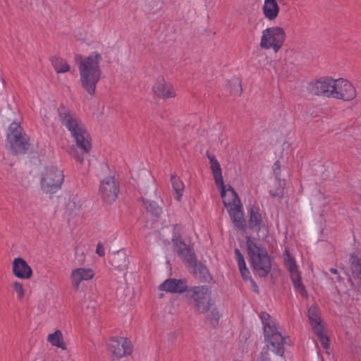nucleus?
<instances>
[{"mask_svg": "<svg viewBox=\"0 0 361 361\" xmlns=\"http://www.w3.org/2000/svg\"><path fill=\"white\" fill-rule=\"evenodd\" d=\"M101 60L102 57L99 53L92 52L78 62L81 85L90 95L94 94L97 84L100 80Z\"/></svg>", "mask_w": 361, "mask_h": 361, "instance_id": "1", "label": "nucleus"}, {"mask_svg": "<svg viewBox=\"0 0 361 361\" xmlns=\"http://www.w3.org/2000/svg\"><path fill=\"white\" fill-rule=\"evenodd\" d=\"M69 132L77 149H71L69 154L79 161H82L85 154L92 147V139L84 123L75 117L69 116Z\"/></svg>", "mask_w": 361, "mask_h": 361, "instance_id": "2", "label": "nucleus"}, {"mask_svg": "<svg viewBox=\"0 0 361 361\" xmlns=\"http://www.w3.org/2000/svg\"><path fill=\"white\" fill-rule=\"evenodd\" d=\"M263 324L264 338L272 352L279 356H283L284 346L290 345L289 338L283 336L280 331V326L267 312L259 315Z\"/></svg>", "mask_w": 361, "mask_h": 361, "instance_id": "3", "label": "nucleus"}, {"mask_svg": "<svg viewBox=\"0 0 361 361\" xmlns=\"http://www.w3.org/2000/svg\"><path fill=\"white\" fill-rule=\"evenodd\" d=\"M208 158L214 183L219 191L225 207L228 209L242 204L233 188L231 185L224 183L222 169L219 161L213 155H209Z\"/></svg>", "mask_w": 361, "mask_h": 361, "instance_id": "4", "label": "nucleus"}, {"mask_svg": "<svg viewBox=\"0 0 361 361\" xmlns=\"http://www.w3.org/2000/svg\"><path fill=\"white\" fill-rule=\"evenodd\" d=\"M6 146L16 155L31 152L30 137L20 126V123L13 122L7 131Z\"/></svg>", "mask_w": 361, "mask_h": 361, "instance_id": "5", "label": "nucleus"}, {"mask_svg": "<svg viewBox=\"0 0 361 361\" xmlns=\"http://www.w3.org/2000/svg\"><path fill=\"white\" fill-rule=\"evenodd\" d=\"M247 253L254 269L259 275L266 276L271 267V260L266 250L251 238H247Z\"/></svg>", "mask_w": 361, "mask_h": 361, "instance_id": "6", "label": "nucleus"}, {"mask_svg": "<svg viewBox=\"0 0 361 361\" xmlns=\"http://www.w3.org/2000/svg\"><path fill=\"white\" fill-rule=\"evenodd\" d=\"M286 32L283 27L273 25L264 29L260 35L259 47L263 50H271L277 53L283 46Z\"/></svg>", "mask_w": 361, "mask_h": 361, "instance_id": "7", "label": "nucleus"}, {"mask_svg": "<svg viewBox=\"0 0 361 361\" xmlns=\"http://www.w3.org/2000/svg\"><path fill=\"white\" fill-rule=\"evenodd\" d=\"M64 179L62 171L54 166L45 169L41 179L42 190L47 193H54L60 188Z\"/></svg>", "mask_w": 361, "mask_h": 361, "instance_id": "8", "label": "nucleus"}, {"mask_svg": "<svg viewBox=\"0 0 361 361\" xmlns=\"http://www.w3.org/2000/svg\"><path fill=\"white\" fill-rule=\"evenodd\" d=\"M308 318L314 334L318 337L322 346L328 349L330 346L329 340L324 331L322 321L316 307L312 306L309 308Z\"/></svg>", "mask_w": 361, "mask_h": 361, "instance_id": "9", "label": "nucleus"}, {"mask_svg": "<svg viewBox=\"0 0 361 361\" xmlns=\"http://www.w3.org/2000/svg\"><path fill=\"white\" fill-rule=\"evenodd\" d=\"M337 79L331 77L321 78L309 85V90L316 95H324L334 97Z\"/></svg>", "mask_w": 361, "mask_h": 361, "instance_id": "10", "label": "nucleus"}, {"mask_svg": "<svg viewBox=\"0 0 361 361\" xmlns=\"http://www.w3.org/2000/svg\"><path fill=\"white\" fill-rule=\"evenodd\" d=\"M283 258L286 266L287 267L290 272V277L295 290L302 295H305L306 292L305 290V287L300 281V273L298 270V267L296 264L295 258L291 255L288 249H286L283 252Z\"/></svg>", "mask_w": 361, "mask_h": 361, "instance_id": "11", "label": "nucleus"}, {"mask_svg": "<svg viewBox=\"0 0 361 361\" xmlns=\"http://www.w3.org/2000/svg\"><path fill=\"white\" fill-rule=\"evenodd\" d=\"M109 351L114 360H119L132 352L131 343L124 337L111 338L108 344Z\"/></svg>", "mask_w": 361, "mask_h": 361, "instance_id": "12", "label": "nucleus"}, {"mask_svg": "<svg viewBox=\"0 0 361 361\" xmlns=\"http://www.w3.org/2000/svg\"><path fill=\"white\" fill-rule=\"evenodd\" d=\"M249 226L250 228L257 232L259 237H266L268 235L267 221L262 218L258 206L253 205L250 209Z\"/></svg>", "mask_w": 361, "mask_h": 361, "instance_id": "13", "label": "nucleus"}, {"mask_svg": "<svg viewBox=\"0 0 361 361\" xmlns=\"http://www.w3.org/2000/svg\"><path fill=\"white\" fill-rule=\"evenodd\" d=\"M199 312H204L211 305L210 291L206 286L194 287L189 290Z\"/></svg>", "mask_w": 361, "mask_h": 361, "instance_id": "14", "label": "nucleus"}, {"mask_svg": "<svg viewBox=\"0 0 361 361\" xmlns=\"http://www.w3.org/2000/svg\"><path fill=\"white\" fill-rule=\"evenodd\" d=\"M118 186L114 177L108 176L101 180L99 194L107 202H114L118 195Z\"/></svg>", "mask_w": 361, "mask_h": 361, "instance_id": "15", "label": "nucleus"}, {"mask_svg": "<svg viewBox=\"0 0 361 361\" xmlns=\"http://www.w3.org/2000/svg\"><path fill=\"white\" fill-rule=\"evenodd\" d=\"M357 96V91L353 85L346 79H337L334 98L343 101H351Z\"/></svg>", "mask_w": 361, "mask_h": 361, "instance_id": "16", "label": "nucleus"}, {"mask_svg": "<svg viewBox=\"0 0 361 361\" xmlns=\"http://www.w3.org/2000/svg\"><path fill=\"white\" fill-rule=\"evenodd\" d=\"M154 94L163 99H169L176 97V92L170 83L166 82L163 76L158 77L152 87Z\"/></svg>", "mask_w": 361, "mask_h": 361, "instance_id": "17", "label": "nucleus"}, {"mask_svg": "<svg viewBox=\"0 0 361 361\" xmlns=\"http://www.w3.org/2000/svg\"><path fill=\"white\" fill-rule=\"evenodd\" d=\"M261 11L265 20L274 22L279 16L281 7L278 0H264Z\"/></svg>", "mask_w": 361, "mask_h": 361, "instance_id": "18", "label": "nucleus"}, {"mask_svg": "<svg viewBox=\"0 0 361 361\" xmlns=\"http://www.w3.org/2000/svg\"><path fill=\"white\" fill-rule=\"evenodd\" d=\"M186 288L187 284L185 281L175 279H166L159 286L160 290L177 293H183Z\"/></svg>", "mask_w": 361, "mask_h": 361, "instance_id": "19", "label": "nucleus"}, {"mask_svg": "<svg viewBox=\"0 0 361 361\" xmlns=\"http://www.w3.org/2000/svg\"><path fill=\"white\" fill-rule=\"evenodd\" d=\"M13 274L20 279H30L32 271L31 267L22 258H16L13 262Z\"/></svg>", "mask_w": 361, "mask_h": 361, "instance_id": "20", "label": "nucleus"}, {"mask_svg": "<svg viewBox=\"0 0 361 361\" xmlns=\"http://www.w3.org/2000/svg\"><path fill=\"white\" fill-rule=\"evenodd\" d=\"M173 241L176 245L180 256L186 262H194V253L190 245L186 244L179 237H173Z\"/></svg>", "mask_w": 361, "mask_h": 361, "instance_id": "21", "label": "nucleus"}, {"mask_svg": "<svg viewBox=\"0 0 361 361\" xmlns=\"http://www.w3.org/2000/svg\"><path fill=\"white\" fill-rule=\"evenodd\" d=\"M95 273L91 268H79L72 272L73 283L78 286L83 281H89L94 278Z\"/></svg>", "mask_w": 361, "mask_h": 361, "instance_id": "22", "label": "nucleus"}, {"mask_svg": "<svg viewBox=\"0 0 361 361\" xmlns=\"http://www.w3.org/2000/svg\"><path fill=\"white\" fill-rule=\"evenodd\" d=\"M227 211L235 227L238 228H244L245 227V219L242 204L230 208Z\"/></svg>", "mask_w": 361, "mask_h": 361, "instance_id": "23", "label": "nucleus"}, {"mask_svg": "<svg viewBox=\"0 0 361 361\" xmlns=\"http://www.w3.org/2000/svg\"><path fill=\"white\" fill-rule=\"evenodd\" d=\"M171 182L173 188V196L177 201H180L185 189L183 180L176 174L171 176Z\"/></svg>", "mask_w": 361, "mask_h": 361, "instance_id": "24", "label": "nucleus"}, {"mask_svg": "<svg viewBox=\"0 0 361 361\" xmlns=\"http://www.w3.org/2000/svg\"><path fill=\"white\" fill-rule=\"evenodd\" d=\"M235 253L236 255L238 268L243 279L245 281H250L252 283H254L253 281L251 279L250 271L246 266L243 255L238 248L235 250Z\"/></svg>", "mask_w": 361, "mask_h": 361, "instance_id": "25", "label": "nucleus"}, {"mask_svg": "<svg viewBox=\"0 0 361 361\" xmlns=\"http://www.w3.org/2000/svg\"><path fill=\"white\" fill-rule=\"evenodd\" d=\"M111 264L118 270H124L127 265L126 254L123 252H118L111 258Z\"/></svg>", "mask_w": 361, "mask_h": 361, "instance_id": "26", "label": "nucleus"}, {"mask_svg": "<svg viewBox=\"0 0 361 361\" xmlns=\"http://www.w3.org/2000/svg\"><path fill=\"white\" fill-rule=\"evenodd\" d=\"M47 341L54 346L61 348L63 350L66 349V345L63 341V336L61 331L57 330L54 333L48 336Z\"/></svg>", "mask_w": 361, "mask_h": 361, "instance_id": "27", "label": "nucleus"}, {"mask_svg": "<svg viewBox=\"0 0 361 361\" xmlns=\"http://www.w3.org/2000/svg\"><path fill=\"white\" fill-rule=\"evenodd\" d=\"M83 204V199L79 196H74L69 201V215L76 216L81 210Z\"/></svg>", "mask_w": 361, "mask_h": 361, "instance_id": "28", "label": "nucleus"}, {"mask_svg": "<svg viewBox=\"0 0 361 361\" xmlns=\"http://www.w3.org/2000/svg\"><path fill=\"white\" fill-rule=\"evenodd\" d=\"M51 63L58 73L68 71V63L66 60L58 56H54L51 59Z\"/></svg>", "mask_w": 361, "mask_h": 361, "instance_id": "29", "label": "nucleus"}, {"mask_svg": "<svg viewBox=\"0 0 361 361\" xmlns=\"http://www.w3.org/2000/svg\"><path fill=\"white\" fill-rule=\"evenodd\" d=\"M205 312H207V318L209 320L210 324L213 326H216L219 323V319L220 317L219 313L216 307H213L212 303H211L209 309Z\"/></svg>", "mask_w": 361, "mask_h": 361, "instance_id": "30", "label": "nucleus"}, {"mask_svg": "<svg viewBox=\"0 0 361 361\" xmlns=\"http://www.w3.org/2000/svg\"><path fill=\"white\" fill-rule=\"evenodd\" d=\"M227 88L233 94H240L242 92L240 80L235 78L228 82Z\"/></svg>", "mask_w": 361, "mask_h": 361, "instance_id": "31", "label": "nucleus"}, {"mask_svg": "<svg viewBox=\"0 0 361 361\" xmlns=\"http://www.w3.org/2000/svg\"><path fill=\"white\" fill-rule=\"evenodd\" d=\"M275 185L276 188H271L269 191V193L274 197H281L283 194L284 181L281 180V179H276Z\"/></svg>", "mask_w": 361, "mask_h": 361, "instance_id": "32", "label": "nucleus"}, {"mask_svg": "<svg viewBox=\"0 0 361 361\" xmlns=\"http://www.w3.org/2000/svg\"><path fill=\"white\" fill-rule=\"evenodd\" d=\"M311 203L315 207H321L326 205L329 200L323 193H319L312 197Z\"/></svg>", "mask_w": 361, "mask_h": 361, "instance_id": "33", "label": "nucleus"}, {"mask_svg": "<svg viewBox=\"0 0 361 361\" xmlns=\"http://www.w3.org/2000/svg\"><path fill=\"white\" fill-rule=\"evenodd\" d=\"M59 115L62 123L68 128V109L63 105H61L59 109Z\"/></svg>", "mask_w": 361, "mask_h": 361, "instance_id": "34", "label": "nucleus"}, {"mask_svg": "<svg viewBox=\"0 0 361 361\" xmlns=\"http://www.w3.org/2000/svg\"><path fill=\"white\" fill-rule=\"evenodd\" d=\"M13 288H14L15 291L18 294V297L20 299L23 298V297L24 295V292H23V288L22 284L19 282H14Z\"/></svg>", "mask_w": 361, "mask_h": 361, "instance_id": "35", "label": "nucleus"}, {"mask_svg": "<svg viewBox=\"0 0 361 361\" xmlns=\"http://www.w3.org/2000/svg\"><path fill=\"white\" fill-rule=\"evenodd\" d=\"M257 361H270L267 349H264L257 358Z\"/></svg>", "mask_w": 361, "mask_h": 361, "instance_id": "36", "label": "nucleus"}, {"mask_svg": "<svg viewBox=\"0 0 361 361\" xmlns=\"http://www.w3.org/2000/svg\"><path fill=\"white\" fill-rule=\"evenodd\" d=\"M96 252L98 255H99L101 257H102L105 255V250H104V246L101 243L97 244Z\"/></svg>", "mask_w": 361, "mask_h": 361, "instance_id": "37", "label": "nucleus"}, {"mask_svg": "<svg viewBox=\"0 0 361 361\" xmlns=\"http://www.w3.org/2000/svg\"><path fill=\"white\" fill-rule=\"evenodd\" d=\"M330 271H331L332 274H336L338 273L337 269H334V268H331V269H330Z\"/></svg>", "mask_w": 361, "mask_h": 361, "instance_id": "38", "label": "nucleus"}, {"mask_svg": "<svg viewBox=\"0 0 361 361\" xmlns=\"http://www.w3.org/2000/svg\"><path fill=\"white\" fill-rule=\"evenodd\" d=\"M233 361H242L241 358L235 359Z\"/></svg>", "mask_w": 361, "mask_h": 361, "instance_id": "39", "label": "nucleus"}, {"mask_svg": "<svg viewBox=\"0 0 361 361\" xmlns=\"http://www.w3.org/2000/svg\"><path fill=\"white\" fill-rule=\"evenodd\" d=\"M159 210H160V209L157 207V209H156V213H158V212H159Z\"/></svg>", "mask_w": 361, "mask_h": 361, "instance_id": "40", "label": "nucleus"}]
</instances>
